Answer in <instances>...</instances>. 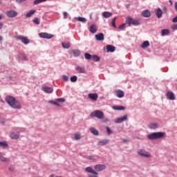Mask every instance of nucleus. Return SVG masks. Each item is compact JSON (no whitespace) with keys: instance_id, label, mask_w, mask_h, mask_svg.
<instances>
[{"instance_id":"1","label":"nucleus","mask_w":177,"mask_h":177,"mask_svg":"<svg viewBox=\"0 0 177 177\" xmlns=\"http://www.w3.org/2000/svg\"><path fill=\"white\" fill-rule=\"evenodd\" d=\"M6 102L12 107V109H16L20 110L21 109V105H20V102L14 97H12L10 95H8L6 97Z\"/></svg>"},{"instance_id":"2","label":"nucleus","mask_w":177,"mask_h":177,"mask_svg":"<svg viewBox=\"0 0 177 177\" xmlns=\"http://www.w3.org/2000/svg\"><path fill=\"white\" fill-rule=\"evenodd\" d=\"M90 117H95V118H98V120H103V118H104V113L100 110H96L91 112Z\"/></svg>"},{"instance_id":"3","label":"nucleus","mask_w":177,"mask_h":177,"mask_svg":"<svg viewBox=\"0 0 177 177\" xmlns=\"http://www.w3.org/2000/svg\"><path fill=\"white\" fill-rule=\"evenodd\" d=\"M165 133L162 132H158V133H151L148 135V139L149 140H154L156 139H161V138L164 137Z\"/></svg>"},{"instance_id":"4","label":"nucleus","mask_w":177,"mask_h":177,"mask_svg":"<svg viewBox=\"0 0 177 177\" xmlns=\"http://www.w3.org/2000/svg\"><path fill=\"white\" fill-rule=\"evenodd\" d=\"M86 172H88L89 174L88 177H99V173L95 171L93 169H92L91 167H88L85 168Z\"/></svg>"},{"instance_id":"5","label":"nucleus","mask_w":177,"mask_h":177,"mask_svg":"<svg viewBox=\"0 0 177 177\" xmlns=\"http://www.w3.org/2000/svg\"><path fill=\"white\" fill-rule=\"evenodd\" d=\"M126 23H127V24L129 25V27H131V24H132L133 26H140V22H139V21H138L136 19H133L131 17H127L126 19Z\"/></svg>"},{"instance_id":"6","label":"nucleus","mask_w":177,"mask_h":177,"mask_svg":"<svg viewBox=\"0 0 177 177\" xmlns=\"http://www.w3.org/2000/svg\"><path fill=\"white\" fill-rule=\"evenodd\" d=\"M15 39L21 41L22 44H24V45H28V44H30V39L23 35L16 36Z\"/></svg>"},{"instance_id":"7","label":"nucleus","mask_w":177,"mask_h":177,"mask_svg":"<svg viewBox=\"0 0 177 177\" xmlns=\"http://www.w3.org/2000/svg\"><path fill=\"white\" fill-rule=\"evenodd\" d=\"M137 153L139 156H141L142 157L149 158L151 156L150 153L146 151V150L145 149H138Z\"/></svg>"},{"instance_id":"8","label":"nucleus","mask_w":177,"mask_h":177,"mask_svg":"<svg viewBox=\"0 0 177 177\" xmlns=\"http://www.w3.org/2000/svg\"><path fill=\"white\" fill-rule=\"evenodd\" d=\"M65 100L64 98H58L55 101H48V103H52L55 104V106H57V107L60 106L59 103H64Z\"/></svg>"},{"instance_id":"9","label":"nucleus","mask_w":177,"mask_h":177,"mask_svg":"<svg viewBox=\"0 0 177 177\" xmlns=\"http://www.w3.org/2000/svg\"><path fill=\"white\" fill-rule=\"evenodd\" d=\"M128 120V115H124L122 117L118 118L115 119V124H122V122H124V121H127Z\"/></svg>"},{"instance_id":"10","label":"nucleus","mask_w":177,"mask_h":177,"mask_svg":"<svg viewBox=\"0 0 177 177\" xmlns=\"http://www.w3.org/2000/svg\"><path fill=\"white\" fill-rule=\"evenodd\" d=\"M39 37H40V38H46L47 39H50L52 38H53V35H50L49 33H46V32H40L39 33Z\"/></svg>"},{"instance_id":"11","label":"nucleus","mask_w":177,"mask_h":177,"mask_svg":"<svg viewBox=\"0 0 177 177\" xmlns=\"http://www.w3.org/2000/svg\"><path fill=\"white\" fill-rule=\"evenodd\" d=\"M94 169H95V171L97 172H102V171L106 169V165H95L94 166Z\"/></svg>"},{"instance_id":"12","label":"nucleus","mask_w":177,"mask_h":177,"mask_svg":"<svg viewBox=\"0 0 177 177\" xmlns=\"http://www.w3.org/2000/svg\"><path fill=\"white\" fill-rule=\"evenodd\" d=\"M7 17H10V19H12L13 17H16L17 16V12L15 10H9L6 13Z\"/></svg>"},{"instance_id":"13","label":"nucleus","mask_w":177,"mask_h":177,"mask_svg":"<svg viewBox=\"0 0 177 177\" xmlns=\"http://www.w3.org/2000/svg\"><path fill=\"white\" fill-rule=\"evenodd\" d=\"M88 30L90 32H91L92 34H96V32H97V28L95 24H92L88 28Z\"/></svg>"},{"instance_id":"14","label":"nucleus","mask_w":177,"mask_h":177,"mask_svg":"<svg viewBox=\"0 0 177 177\" xmlns=\"http://www.w3.org/2000/svg\"><path fill=\"white\" fill-rule=\"evenodd\" d=\"M88 97H89V99H91V100H94L95 102L96 100H97V97H99V95H97V93H89L88 95Z\"/></svg>"},{"instance_id":"15","label":"nucleus","mask_w":177,"mask_h":177,"mask_svg":"<svg viewBox=\"0 0 177 177\" xmlns=\"http://www.w3.org/2000/svg\"><path fill=\"white\" fill-rule=\"evenodd\" d=\"M115 95L117 96V97H124V96L125 95V94L124 93V91H121V90H116L115 91Z\"/></svg>"},{"instance_id":"16","label":"nucleus","mask_w":177,"mask_h":177,"mask_svg":"<svg viewBox=\"0 0 177 177\" xmlns=\"http://www.w3.org/2000/svg\"><path fill=\"white\" fill-rule=\"evenodd\" d=\"M42 91H44L45 93H52V92H53V88L44 86L42 87Z\"/></svg>"},{"instance_id":"17","label":"nucleus","mask_w":177,"mask_h":177,"mask_svg":"<svg viewBox=\"0 0 177 177\" xmlns=\"http://www.w3.org/2000/svg\"><path fill=\"white\" fill-rule=\"evenodd\" d=\"M95 37L97 41H104V35L103 33L97 34Z\"/></svg>"},{"instance_id":"18","label":"nucleus","mask_w":177,"mask_h":177,"mask_svg":"<svg viewBox=\"0 0 177 177\" xmlns=\"http://www.w3.org/2000/svg\"><path fill=\"white\" fill-rule=\"evenodd\" d=\"M167 97L169 98V100H175V94H174L171 91H168L167 93Z\"/></svg>"},{"instance_id":"19","label":"nucleus","mask_w":177,"mask_h":177,"mask_svg":"<svg viewBox=\"0 0 177 177\" xmlns=\"http://www.w3.org/2000/svg\"><path fill=\"white\" fill-rule=\"evenodd\" d=\"M106 52H115V47L114 46H111V45H106Z\"/></svg>"},{"instance_id":"20","label":"nucleus","mask_w":177,"mask_h":177,"mask_svg":"<svg viewBox=\"0 0 177 177\" xmlns=\"http://www.w3.org/2000/svg\"><path fill=\"white\" fill-rule=\"evenodd\" d=\"M155 12L158 19H161V17H162V10H161V8L156 9Z\"/></svg>"},{"instance_id":"21","label":"nucleus","mask_w":177,"mask_h":177,"mask_svg":"<svg viewBox=\"0 0 177 177\" xmlns=\"http://www.w3.org/2000/svg\"><path fill=\"white\" fill-rule=\"evenodd\" d=\"M141 15L142 16V17H150V16H151V13H150V11H149V10H145L142 11Z\"/></svg>"},{"instance_id":"22","label":"nucleus","mask_w":177,"mask_h":177,"mask_svg":"<svg viewBox=\"0 0 177 177\" xmlns=\"http://www.w3.org/2000/svg\"><path fill=\"white\" fill-rule=\"evenodd\" d=\"M102 16L104 17V19H109V17H111V16H113V13L105 11L102 12Z\"/></svg>"},{"instance_id":"23","label":"nucleus","mask_w":177,"mask_h":177,"mask_svg":"<svg viewBox=\"0 0 177 177\" xmlns=\"http://www.w3.org/2000/svg\"><path fill=\"white\" fill-rule=\"evenodd\" d=\"M109 140H102L97 142L98 146H106L109 143Z\"/></svg>"},{"instance_id":"24","label":"nucleus","mask_w":177,"mask_h":177,"mask_svg":"<svg viewBox=\"0 0 177 177\" xmlns=\"http://www.w3.org/2000/svg\"><path fill=\"white\" fill-rule=\"evenodd\" d=\"M149 46H150V42L149 41H145L141 45L142 49H146Z\"/></svg>"},{"instance_id":"25","label":"nucleus","mask_w":177,"mask_h":177,"mask_svg":"<svg viewBox=\"0 0 177 177\" xmlns=\"http://www.w3.org/2000/svg\"><path fill=\"white\" fill-rule=\"evenodd\" d=\"M90 132L93 133V135H95V136H97V135H99V131H97L94 127L90 128Z\"/></svg>"},{"instance_id":"26","label":"nucleus","mask_w":177,"mask_h":177,"mask_svg":"<svg viewBox=\"0 0 177 177\" xmlns=\"http://www.w3.org/2000/svg\"><path fill=\"white\" fill-rule=\"evenodd\" d=\"M0 161H2L3 162H6V161H9V159L8 158H6L2 152H0Z\"/></svg>"},{"instance_id":"27","label":"nucleus","mask_w":177,"mask_h":177,"mask_svg":"<svg viewBox=\"0 0 177 177\" xmlns=\"http://www.w3.org/2000/svg\"><path fill=\"white\" fill-rule=\"evenodd\" d=\"M62 45L64 49H68V48L71 46V44H70V42H62Z\"/></svg>"},{"instance_id":"28","label":"nucleus","mask_w":177,"mask_h":177,"mask_svg":"<svg viewBox=\"0 0 177 177\" xmlns=\"http://www.w3.org/2000/svg\"><path fill=\"white\" fill-rule=\"evenodd\" d=\"M71 52L73 55L75 56V57H78V56L81 55V53L80 52L79 50H72Z\"/></svg>"},{"instance_id":"29","label":"nucleus","mask_w":177,"mask_h":177,"mask_svg":"<svg viewBox=\"0 0 177 177\" xmlns=\"http://www.w3.org/2000/svg\"><path fill=\"white\" fill-rule=\"evenodd\" d=\"M149 128H150V129H157L158 124L157 123H151L149 125Z\"/></svg>"},{"instance_id":"30","label":"nucleus","mask_w":177,"mask_h":177,"mask_svg":"<svg viewBox=\"0 0 177 177\" xmlns=\"http://www.w3.org/2000/svg\"><path fill=\"white\" fill-rule=\"evenodd\" d=\"M10 138H11V139H19V134L14 132L10 133Z\"/></svg>"},{"instance_id":"31","label":"nucleus","mask_w":177,"mask_h":177,"mask_svg":"<svg viewBox=\"0 0 177 177\" xmlns=\"http://www.w3.org/2000/svg\"><path fill=\"white\" fill-rule=\"evenodd\" d=\"M78 73H85V68L81 66H77L76 68Z\"/></svg>"},{"instance_id":"32","label":"nucleus","mask_w":177,"mask_h":177,"mask_svg":"<svg viewBox=\"0 0 177 177\" xmlns=\"http://www.w3.org/2000/svg\"><path fill=\"white\" fill-rule=\"evenodd\" d=\"M0 147H2V149H8V143H6V142L0 141Z\"/></svg>"},{"instance_id":"33","label":"nucleus","mask_w":177,"mask_h":177,"mask_svg":"<svg viewBox=\"0 0 177 177\" xmlns=\"http://www.w3.org/2000/svg\"><path fill=\"white\" fill-rule=\"evenodd\" d=\"M169 34V30L168 29H163L161 32L162 37H165V35H168Z\"/></svg>"},{"instance_id":"34","label":"nucleus","mask_w":177,"mask_h":177,"mask_svg":"<svg viewBox=\"0 0 177 177\" xmlns=\"http://www.w3.org/2000/svg\"><path fill=\"white\" fill-rule=\"evenodd\" d=\"M34 13H35V10H31L26 13V17H31Z\"/></svg>"},{"instance_id":"35","label":"nucleus","mask_w":177,"mask_h":177,"mask_svg":"<svg viewBox=\"0 0 177 177\" xmlns=\"http://www.w3.org/2000/svg\"><path fill=\"white\" fill-rule=\"evenodd\" d=\"M77 21H80L81 23H86V19L81 17H78L76 18Z\"/></svg>"},{"instance_id":"36","label":"nucleus","mask_w":177,"mask_h":177,"mask_svg":"<svg viewBox=\"0 0 177 177\" xmlns=\"http://www.w3.org/2000/svg\"><path fill=\"white\" fill-rule=\"evenodd\" d=\"M112 109L113 110H125V108H124V106H112Z\"/></svg>"},{"instance_id":"37","label":"nucleus","mask_w":177,"mask_h":177,"mask_svg":"<svg viewBox=\"0 0 177 177\" xmlns=\"http://www.w3.org/2000/svg\"><path fill=\"white\" fill-rule=\"evenodd\" d=\"M91 59L93 62H99V60H100V57L95 55H91Z\"/></svg>"},{"instance_id":"38","label":"nucleus","mask_w":177,"mask_h":177,"mask_svg":"<svg viewBox=\"0 0 177 177\" xmlns=\"http://www.w3.org/2000/svg\"><path fill=\"white\" fill-rule=\"evenodd\" d=\"M84 57L87 60H91V59H92V55L88 53H84Z\"/></svg>"},{"instance_id":"39","label":"nucleus","mask_w":177,"mask_h":177,"mask_svg":"<svg viewBox=\"0 0 177 177\" xmlns=\"http://www.w3.org/2000/svg\"><path fill=\"white\" fill-rule=\"evenodd\" d=\"M42 2H46V0H35L33 3L35 5H38V3H42Z\"/></svg>"},{"instance_id":"40","label":"nucleus","mask_w":177,"mask_h":177,"mask_svg":"<svg viewBox=\"0 0 177 177\" xmlns=\"http://www.w3.org/2000/svg\"><path fill=\"white\" fill-rule=\"evenodd\" d=\"M115 20H117V17H114L112 19V22H111L112 26H113L114 28H117V26L115 25Z\"/></svg>"},{"instance_id":"41","label":"nucleus","mask_w":177,"mask_h":177,"mask_svg":"<svg viewBox=\"0 0 177 177\" xmlns=\"http://www.w3.org/2000/svg\"><path fill=\"white\" fill-rule=\"evenodd\" d=\"M77 80H78V77H77L76 75L71 77V78H70V80L71 82H77Z\"/></svg>"},{"instance_id":"42","label":"nucleus","mask_w":177,"mask_h":177,"mask_svg":"<svg viewBox=\"0 0 177 177\" xmlns=\"http://www.w3.org/2000/svg\"><path fill=\"white\" fill-rule=\"evenodd\" d=\"M75 140H80L81 139V134L80 133H75Z\"/></svg>"},{"instance_id":"43","label":"nucleus","mask_w":177,"mask_h":177,"mask_svg":"<svg viewBox=\"0 0 177 177\" xmlns=\"http://www.w3.org/2000/svg\"><path fill=\"white\" fill-rule=\"evenodd\" d=\"M33 23L35 24H37V26L39 25V24H40L39 19L37 17L33 19Z\"/></svg>"},{"instance_id":"44","label":"nucleus","mask_w":177,"mask_h":177,"mask_svg":"<svg viewBox=\"0 0 177 177\" xmlns=\"http://www.w3.org/2000/svg\"><path fill=\"white\" fill-rule=\"evenodd\" d=\"M19 57L22 59V60H28L27 56H26L24 54H21L19 55Z\"/></svg>"},{"instance_id":"45","label":"nucleus","mask_w":177,"mask_h":177,"mask_svg":"<svg viewBox=\"0 0 177 177\" xmlns=\"http://www.w3.org/2000/svg\"><path fill=\"white\" fill-rule=\"evenodd\" d=\"M106 132L108 135H111V129H110V127H106Z\"/></svg>"},{"instance_id":"46","label":"nucleus","mask_w":177,"mask_h":177,"mask_svg":"<svg viewBox=\"0 0 177 177\" xmlns=\"http://www.w3.org/2000/svg\"><path fill=\"white\" fill-rule=\"evenodd\" d=\"M88 159L91 160V161H95L96 160V158H95L94 156H88Z\"/></svg>"},{"instance_id":"47","label":"nucleus","mask_w":177,"mask_h":177,"mask_svg":"<svg viewBox=\"0 0 177 177\" xmlns=\"http://www.w3.org/2000/svg\"><path fill=\"white\" fill-rule=\"evenodd\" d=\"M125 26H126L125 24H122V25H120V26H119V29H120V30H124V29L125 28Z\"/></svg>"},{"instance_id":"48","label":"nucleus","mask_w":177,"mask_h":177,"mask_svg":"<svg viewBox=\"0 0 177 177\" xmlns=\"http://www.w3.org/2000/svg\"><path fill=\"white\" fill-rule=\"evenodd\" d=\"M62 78L65 82L68 81V77L67 75H63Z\"/></svg>"},{"instance_id":"49","label":"nucleus","mask_w":177,"mask_h":177,"mask_svg":"<svg viewBox=\"0 0 177 177\" xmlns=\"http://www.w3.org/2000/svg\"><path fill=\"white\" fill-rule=\"evenodd\" d=\"M9 170L11 171L12 172H13V171H15V166H13V165L10 166Z\"/></svg>"},{"instance_id":"50","label":"nucleus","mask_w":177,"mask_h":177,"mask_svg":"<svg viewBox=\"0 0 177 177\" xmlns=\"http://www.w3.org/2000/svg\"><path fill=\"white\" fill-rule=\"evenodd\" d=\"M63 15H64V19H67V16H68V14L66 12H64Z\"/></svg>"},{"instance_id":"51","label":"nucleus","mask_w":177,"mask_h":177,"mask_svg":"<svg viewBox=\"0 0 177 177\" xmlns=\"http://www.w3.org/2000/svg\"><path fill=\"white\" fill-rule=\"evenodd\" d=\"M26 1H27V0H17V2L18 3H21V2H26Z\"/></svg>"},{"instance_id":"52","label":"nucleus","mask_w":177,"mask_h":177,"mask_svg":"<svg viewBox=\"0 0 177 177\" xmlns=\"http://www.w3.org/2000/svg\"><path fill=\"white\" fill-rule=\"evenodd\" d=\"M173 23H177V16L172 19Z\"/></svg>"},{"instance_id":"53","label":"nucleus","mask_w":177,"mask_h":177,"mask_svg":"<svg viewBox=\"0 0 177 177\" xmlns=\"http://www.w3.org/2000/svg\"><path fill=\"white\" fill-rule=\"evenodd\" d=\"M172 30H177V25H173L171 26Z\"/></svg>"},{"instance_id":"54","label":"nucleus","mask_w":177,"mask_h":177,"mask_svg":"<svg viewBox=\"0 0 177 177\" xmlns=\"http://www.w3.org/2000/svg\"><path fill=\"white\" fill-rule=\"evenodd\" d=\"M168 10V8H167V7H164L163 8V12H165V13H167V10Z\"/></svg>"},{"instance_id":"55","label":"nucleus","mask_w":177,"mask_h":177,"mask_svg":"<svg viewBox=\"0 0 177 177\" xmlns=\"http://www.w3.org/2000/svg\"><path fill=\"white\" fill-rule=\"evenodd\" d=\"M3 27V24L2 22H0V30H1Z\"/></svg>"},{"instance_id":"56","label":"nucleus","mask_w":177,"mask_h":177,"mask_svg":"<svg viewBox=\"0 0 177 177\" xmlns=\"http://www.w3.org/2000/svg\"><path fill=\"white\" fill-rule=\"evenodd\" d=\"M122 141H123L124 143H127L128 142V140H127V139H123Z\"/></svg>"},{"instance_id":"57","label":"nucleus","mask_w":177,"mask_h":177,"mask_svg":"<svg viewBox=\"0 0 177 177\" xmlns=\"http://www.w3.org/2000/svg\"><path fill=\"white\" fill-rule=\"evenodd\" d=\"M169 2L170 3V6H172V0H169Z\"/></svg>"},{"instance_id":"58","label":"nucleus","mask_w":177,"mask_h":177,"mask_svg":"<svg viewBox=\"0 0 177 177\" xmlns=\"http://www.w3.org/2000/svg\"><path fill=\"white\" fill-rule=\"evenodd\" d=\"M3 15L2 14H0V20H2Z\"/></svg>"},{"instance_id":"59","label":"nucleus","mask_w":177,"mask_h":177,"mask_svg":"<svg viewBox=\"0 0 177 177\" xmlns=\"http://www.w3.org/2000/svg\"><path fill=\"white\" fill-rule=\"evenodd\" d=\"M0 41H3V37L0 35Z\"/></svg>"},{"instance_id":"60","label":"nucleus","mask_w":177,"mask_h":177,"mask_svg":"<svg viewBox=\"0 0 177 177\" xmlns=\"http://www.w3.org/2000/svg\"><path fill=\"white\" fill-rule=\"evenodd\" d=\"M92 15H93V13H91V15H90V19H91V20H92Z\"/></svg>"},{"instance_id":"61","label":"nucleus","mask_w":177,"mask_h":177,"mask_svg":"<svg viewBox=\"0 0 177 177\" xmlns=\"http://www.w3.org/2000/svg\"><path fill=\"white\" fill-rule=\"evenodd\" d=\"M49 177H55V174H51Z\"/></svg>"},{"instance_id":"62","label":"nucleus","mask_w":177,"mask_h":177,"mask_svg":"<svg viewBox=\"0 0 177 177\" xmlns=\"http://www.w3.org/2000/svg\"><path fill=\"white\" fill-rule=\"evenodd\" d=\"M127 8H129V4L127 6Z\"/></svg>"},{"instance_id":"63","label":"nucleus","mask_w":177,"mask_h":177,"mask_svg":"<svg viewBox=\"0 0 177 177\" xmlns=\"http://www.w3.org/2000/svg\"><path fill=\"white\" fill-rule=\"evenodd\" d=\"M105 121L107 122V121H109V120H108V119H106Z\"/></svg>"}]
</instances>
